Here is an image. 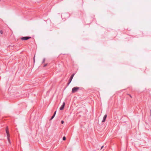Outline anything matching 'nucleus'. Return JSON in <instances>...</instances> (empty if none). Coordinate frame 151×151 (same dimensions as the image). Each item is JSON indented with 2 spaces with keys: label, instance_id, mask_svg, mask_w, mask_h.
Returning <instances> with one entry per match:
<instances>
[{
  "label": "nucleus",
  "instance_id": "2eb2a0df",
  "mask_svg": "<svg viewBox=\"0 0 151 151\" xmlns=\"http://www.w3.org/2000/svg\"><path fill=\"white\" fill-rule=\"evenodd\" d=\"M103 147H104V146H102L101 147V149H102Z\"/></svg>",
  "mask_w": 151,
  "mask_h": 151
},
{
  "label": "nucleus",
  "instance_id": "ddd939ff",
  "mask_svg": "<svg viewBox=\"0 0 151 151\" xmlns=\"http://www.w3.org/2000/svg\"><path fill=\"white\" fill-rule=\"evenodd\" d=\"M56 111H55L54 112V114H54V115H55V114H56Z\"/></svg>",
  "mask_w": 151,
  "mask_h": 151
},
{
  "label": "nucleus",
  "instance_id": "1a4fd4ad",
  "mask_svg": "<svg viewBox=\"0 0 151 151\" xmlns=\"http://www.w3.org/2000/svg\"><path fill=\"white\" fill-rule=\"evenodd\" d=\"M45 58H44L43 59V61L42 62V63H44L45 62Z\"/></svg>",
  "mask_w": 151,
  "mask_h": 151
},
{
  "label": "nucleus",
  "instance_id": "dca6fc26",
  "mask_svg": "<svg viewBox=\"0 0 151 151\" xmlns=\"http://www.w3.org/2000/svg\"><path fill=\"white\" fill-rule=\"evenodd\" d=\"M129 96L131 98H132V96L130 95H129Z\"/></svg>",
  "mask_w": 151,
  "mask_h": 151
},
{
  "label": "nucleus",
  "instance_id": "f3484780",
  "mask_svg": "<svg viewBox=\"0 0 151 151\" xmlns=\"http://www.w3.org/2000/svg\"><path fill=\"white\" fill-rule=\"evenodd\" d=\"M150 115L151 116V109L150 110Z\"/></svg>",
  "mask_w": 151,
  "mask_h": 151
},
{
  "label": "nucleus",
  "instance_id": "6e6552de",
  "mask_svg": "<svg viewBox=\"0 0 151 151\" xmlns=\"http://www.w3.org/2000/svg\"><path fill=\"white\" fill-rule=\"evenodd\" d=\"M66 137H65V136H64V137H63V140H66Z\"/></svg>",
  "mask_w": 151,
  "mask_h": 151
},
{
  "label": "nucleus",
  "instance_id": "9d476101",
  "mask_svg": "<svg viewBox=\"0 0 151 151\" xmlns=\"http://www.w3.org/2000/svg\"><path fill=\"white\" fill-rule=\"evenodd\" d=\"M61 123L62 124H63L64 123V122L63 120L61 121Z\"/></svg>",
  "mask_w": 151,
  "mask_h": 151
},
{
  "label": "nucleus",
  "instance_id": "9b49d317",
  "mask_svg": "<svg viewBox=\"0 0 151 151\" xmlns=\"http://www.w3.org/2000/svg\"><path fill=\"white\" fill-rule=\"evenodd\" d=\"M0 33L1 34H3V31L2 30H1L0 31Z\"/></svg>",
  "mask_w": 151,
  "mask_h": 151
},
{
  "label": "nucleus",
  "instance_id": "f257e3e1",
  "mask_svg": "<svg viewBox=\"0 0 151 151\" xmlns=\"http://www.w3.org/2000/svg\"><path fill=\"white\" fill-rule=\"evenodd\" d=\"M6 132L7 134V139L9 142L10 141V139H9V137H10V135L9 134V129L7 127L6 128Z\"/></svg>",
  "mask_w": 151,
  "mask_h": 151
},
{
  "label": "nucleus",
  "instance_id": "7ed1b4c3",
  "mask_svg": "<svg viewBox=\"0 0 151 151\" xmlns=\"http://www.w3.org/2000/svg\"><path fill=\"white\" fill-rule=\"evenodd\" d=\"M75 75V74H72L71 75V76L70 77V78L69 79V82L68 83V85L70 83V82H71V81H72V80L74 76Z\"/></svg>",
  "mask_w": 151,
  "mask_h": 151
},
{
  "label": "nucleus",
  "instance_id": "39448f33",
  "mask_svg": "<svg viewBox=\"0 0 151 151\" xmlns=\"http://www.w3.org/2000/svg\"><path fill=\"white\" fill-rule=\"evenodd\" d=\"M65 103L64 102H63V103L62 105H61V106L60 107V110H62L64 109L65 107Z\"/></svg>",
  "mask_w": 151,
  "mask_h": 151
},
{
  "label": "nucleus",
  "instance_id": "0eeeda50",
  "mask_svg": "<svg viewBox=\"0 0 151 151\" xmlns=\"http://www.w3.org/2000/svg\"><path fill=\"white\" fill-rule=\"evenodd\" d=\"M55 116V115H54V114H53V115L51 117L50 119V120H52L54 117Z\"/></svg>",
  "mask_w": 151,
  "mask_h": 151
},
{
  "label": "nucleus",
  "instance_id": "4468645a",
  "mask_svg": "<svg viewBox=\"0 0 151 151\" xmlns=\"http://www.w3.org/2000/svg\"><path fill=\"white\" fill-rule=\"evenodd\" d=\"M47 64H45V65H44V67H45L46 66H47Z\"/></svg>",
  "mask_w": 151,
  "mask_h": 151
},
{
  "label": "nucleus",
  "instance_id": "20e7f679",
  "mask_svg": "<svg viewBox=\"0 0 151 151\" xmlns=\"http://www.w3.org/2000/svg\"><path fill=\"white\" fill-rule=\"evenodd\" d=\"M31 38V37L29 36L24 37L21 38V39L22 40H27Z\"/></svg>",
  "mask_w": 151,
  "mask_h": 151
},
{
  "label": "nucleus",
  "instance_id": "f8f14e48",
  "mask_svg": "<svg viewBox=\"0 0 151 151\" xmlns=\"http://www.w3.org/2000/svg\"><path fill=\"white\" fill-rule=\"evenodd\" d=\"M33 60H34V63L35 62V55L34 56V58H33Z\"/></svg>",
  "mask_w": 151,
  "mask_h": 151
},
{
  "label": "nucleus",
  "instance_id": "423d86ee",
  "mask_svg": "<svg viewBox=\"0 0 151 151\" xmlns=\"http://www.w3.org/2000/svg\"><path fill=\"white\" fill-rule=\"evenodd\" d=\"M106 117H107V115L105 114V115H104V116L103 117V119L102 121V122H105V121L106 120Z\"/></svg>",
  "mask_w": 151,
  "mask_h": 151
},
{
  "label": "nucleus",
  "instance_id": "f03ea898",
  "mask_svg": "<svg viewBox=\"0 0 151 151\" xmlns=\"http://www.w3.org/2000/svg\"><path fill=\"white\" fill-rule=\"evenodd\" d=\"M79 87H75L72 88V93H74L77 92L78 90L79 89Z\"/></svg>",
  "mask_w": 151,
  "mask_h": 151
}]
</instances>
